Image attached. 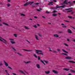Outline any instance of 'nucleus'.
Masks as SVG:
<instances>
[{
	"label": "nucleus",
	"mask_w": 75,
	"mask_h": 75,
	"mask_svg": "<svg viewBox=\"0 0 75 75\" xmlns=\"http://www.w3.org/2000/svg\"><path fill=\"white\" fill-rule=\"evenodd\" d=\"M35 51L36 53L38 54H41V55H44V54H43L41 52H42V51L41 50H35Z\"/></svg>",
	"instance_id": "f257e3e1"
},
{
	"label": "nucleus",
	"mask_w": 75,
	"mask_h": 75,
	"mask_svg": "<svg viewBox=\"0 0 75 75\" xmlns=\"http://www.w3.org/2000/svg\"><path fill=\"white\" fill-rule=\"evenodd\" d=\"M0 41H2V42H3L4 43V44H6L7 42V40H6L3 38L1 37H0Z\"/></svg>",
	"instance_id": "f03ea898"
},
{
	"label": "nucleus",
	"mask_w": 75,
	"mask_h": 75,
	"mask_svg": "<svg viewBox=\"0 0 75 75\" xmlns=\"http://www.w3.org/2000/svg\"><path fill=\"white\" fill-rule=\"evenodd\" d=\"M65 7V5H64L62 6H58V5L56 6V8H64Z\"/></svg>",
	"instance_id": "7ed1b4c3"
},
{
	"label": "nucleus",
	"mask_w": 75,
	"mask_h": 75,
	"mask_svg": "<svg viewBox=\"0 0 75 75\" xmlns=\"http://www.w3.org/2000/svg\"><path fill=\"white\" fill-rule=\"evenodd\" d=\"M9 40H10L11 41V42L12 44H15V42L13 41H14V40L12 39H9Z\"/></svg>",
	"instance_id": "20e7f679"
},
{
	"label": "nucleus",
	"mask_w": 75,
	"mask_h": 75,
	"mask_svg": "<svg viewBox=\"0 0 75 75\" xmlns=\"http://www.w3.org/2000/svg\"><path fill=\"white\" fill-rule=\"evenodd\" d=\"M22 50H23V51H27V52H31L33 51V50H27L25 49H22Z\"/></svg>",
	"instance_id": "39448f33"
},
{
	"label": "nucleus",
	"mask_w": 75,
	"mask_h": 75,
	"mask_svg": "<svg viewBox=\"0 0 75 75\" xmlns=\"http://www.w3.org/2000/svg\"><path fill=\"white\" fill-rule=\"evenodd\" d=\"M65 59H72V57H65Z\"/></svg>",
	"instance_id": "423d86ee"
},
{
	"label": "nucleus",
	"mask_w": 75,
	"mask_h": 75,
	"mask_svg": "<svg viewBox=\"0 0 75 75\" xmlns=\"http://www.w3.org/2000/svg\"><path fill=\"white\" fill-rule=\"evenodd\" d=\"M67 32L69 34H72V31H71L70 29H68L67 30Z\"/></svg>",
	"instance_id": "0eeeda50"
},
{
	"label": "nucleus",
	"mask_w": 75,
	"mask_h": 75,
	"mask_svg": "<svg viewBox=\"0 0 75 75\" xmlns=\"http://www.w3.org/2000/svg\"><path fill=\"white\" fill-rule=\"evenodd\" d=\"M52 71L53 72H54V73L55 74H57L58 73V72L56 70H53Z\"/></svg>",
	"instance_id": "6e6552de"
},
{
	"label": "nucleus",
	"mask_w": 75,
	"mask_h": 75,
	"mask_svg": "<svg viewBox=\"0 0 75 75\" xmlns=\"http://www.w3.org/2000/svg\"><path fill=\"white\" fill-rule=\"evenodd\" d=\"M4 62L5 66H6V67H8V63H6V62L5 61H4Z\"/></svg>",
	"instance_id": "1a4fd4ad"
},
{
	"label": "nucleus",
	"mask_w": 75,
	"mask_h": 75,
	"mask_svg": "<svg viewBox=\"0 0 75 75\" xmlns=\"http://www.w3.org/2000/svg\"><path fill=\"white\" fill-rule=\"evenodd\" d=\"M69 62L70 63H73L74 64H75V62L72 60H69Z\"/></svg>",
	"instance_id": "9d476101"
},
{
	"label": "nucleus",
	"mask_w": 75,
	"mask_h": 75,
	"mask_svg": "<svg viewBox=\"0 0 75 75\" xmlns=\"http://www.w3.org/2000/svg\"><path fill=\"white\" fill-rule=\"evenodd\" d=\"M45 73L46 74H49L50 73V71H45Z\"/></svg>",
	"instance_id": "9b49d317"
},
{
	"label": "nucleus",
	"mask_w": 75,
	"mask_h": 75,
	"mask_svg": "<svg viewBox=\"0 0 75 75\" xmlns=\"http://www.w3.org/2000/svg\"><path fill=\"white\" fill-rule=\"evenodd\" d=\"M19 72H21V73H22V74H24V75H25V73H24V72H23V71H21V70H19Z\"/></svg>",
	"instance_id": "f8f14e48"
},
{
	"label": "nucleus",
	"mask_w": 75,
	"mask_h": 75,
	"mask_svg": "<svg viewBox=\"0 0 75 75\" xmlns=\"http://www.w3.org/2000/svg\"><path fill=\"white\" fill-rule=\"evenodd\" d=\"M62 50L63 51V52H66V53H67V54H68V52H67L65 50V49H62Z\"/></svg>",
	"instance_id": "ddd939ff"
},
{
	"label": "nucleus",
	"mask_w": 75,
	"mask_h": 75,
	"mask_svg": "<svg viewBox=\"0 0 75 75\" xmlns=\"http://www.w3.org/2000/svg\"><path fill=\"white\" fill-rule=\"evenodd\" d=\"M54 36L55 37L58 38L59 37V36L57 34L54 35Z\"/></svg>",
	"instance_id": "4468645a"
},
{
	"label": "nucleus",
	"mask_w": 75,
	"mask_h": 75,
	"mask_svg": "<svg viewBox=\"0 0 75 75\" xmlns=\"http://www.w3.org/2000/svg\"><path fill=\"white\" fill-rule=\"evenodd\" d=\"M52 16H53V17H56L57 16V14L56 13H53L52 14Z\"/></svg>",
	"instance_id": "2eb2a0df"
},
{
	"label": "nucleus",
	"mask_w": 75,
	"mask_h": 75,
	"mask_svg": "<svg viewBox=\"0 0 75 75\" xmlns=\"http://www.w3.org/2000/svg\"><path fill=\"white\" fill-rule=\"evenodd\" d=\"M70 72H72V73H75V71L72 70V69H70Z\"/></svg>",
	"instance_id": "dca6fc26"
},
{
	"label": "nucleus",
	"mask_w": 75,
	"mask_h": 75,
	"mask_svg": "<svg viewBox=\"0 0 75 75\" xmlns=\"http://www.w3.org/2000/svg\"><path fill=\"white\" fill-rule=\"evenodd\" d=\"M24 28H25V29H26V30H30V28H28L26 26H25Z\"/></svg>",
	"instance_id": "f3484780"
},
{
	"label": "nucleus",
	"mask_w": 75,
	"mask_h": 75,
	"mask_svg": "<svg viewBox=\"0 0 75 75\" xmlns=\"http://www.w3.org/2000/svg\"><path fill=\"white\" fill-rule=\"evenodd\" d=\"M34 3V2L32 1V2H30L28 3L29 4H30V5H31L32 4H33Z\"/></svg>",
	"instance_id": "a211bd4d"
},
{
	"label": "nucleus",
	"mask_w": 75,
	"mask_h": 75,
	"mask_svg": "<svg viewBox=\"0 0 75 75\" xmlns=\"http://www.w3.org/2000/svg\"><path fill=\"white\" fill-rule=\"evenodd\" d=\"M63 69L65 71H68L69 70V69L68 68H64Z\"/></svg>",
	"instance_id": "6ab92c4d"
},
{
	"label": "nucleus",
	"mask_w": 75,
	"mask_h": 75,
	"mask_svg": "<svg viewBox=\"0 0 75 75\" xmlns=\"http://www.w3.org/2000/svg\"><path fill=\"white\" fill-rule=\"evenodd\" d=\"M70 4V6H72V5L73 4V3H71L70 2H68V4Z\"/></svg>",
	"instance_id": "aec40b11"
},
{
	"label": "nucleus",
	"mask_w": 75,
	"mask_h": 75,
	"mask_svg": "<svg viewBox=\"0 0 75 75\" xmlns=\"http://www.w3.org/2000/svg\"><path fill=\"white\" fill-rule=\"evenodd\" d=\"M63 3L64 4H68V3H67V0H65L64 1Z\"/></svg>",
	"instance_id": "412c9836"
},
{
	"label": "nucleus",
	"mask_w": 75,
	"mask_h": 75,
	"mask_svg": "<svg viewBox=\"0 0 75 75\" xmlns=\"http://www.w3.org/2000/svg\"><path fill=\"white\" fill-rule=\"evenodd\" d=\"M36 67H37L39 69V68H40V65L38 64H37L36 65Z\"/></svg>",
	"instance_id": "4be33fe9"
},
{
	"label": "nucleus",
	"mask_w": 75,
	"mask_h": 75,
	"mask_svg": "<svg viewBox=\"0 0 75 75\" xmlns=\"http://www.w3.org/2000/svg\"><path fill=\"white\" fill-rule=\"evenodd\" d=\"M24 62L25 63V64H28V63H30L31 62L28 61L27 62Z\"/></svg>",
	"instance_id": "5701e85b"
},
{
	"label": "nucleus",
	"mask_w": 75,
	"mask_h": 75,
	"mask_svg": "<svg viewBox=\"0 0 75 75\" xmlns=\"http://www.w3.org/2000/svg\"><path fill=\"white\" fill-rule=\"evenodd\" d=\"M29 4L28 3H26L24 4V6H28V5Z\"/></svg>",
	"instance_id": "b1692460"
},
{
	"label": "nucleus",
	"mask_w": 75,
	"mask_h": 75,
	"mask_svg": "<svg viewBox=\"0 0 75 75\" xmlns=\"http://www.w3.org/2000/svg\"><path fill=\"white\" fill-rule=\"evenodd\" d=\"M35 37L36 39L37 40H38V36L37 35H35Z\"/></svg>",
	"instance_id": "393cba45"
},
{
	"label": "nucleus",
	"mask_w": 75,
	"mask_h": 75,
	"mask_svg": "<svg viewBox=\"0 0 75 75\" xmlns=\"http://www.w3.org/2000/svg\"><path fill=\"white\" fill-rule=\"evenodd\" d=\"M62 55H66V56H68V54L66 53H62Z\"/></svg>",
	"instance_id": "a878e982"
},
{
	"label": "nucleus",
	"mask_w": 75,
	"mask_h": 75,
	"mask_svg": "<svg viewBox=\"0 0 75 75\" xmlns=\"http://www.w3.org/2000/svg\"><path fill=\"white\" fill-rule=\"evenodd\" d=\"M21 16H23L24 17L25 16V14L23 13H21Z\"/></svg>",
	"instance_id": "bb28decb"
},
{
	"label": "nucleus",
	"mask_w": 75,
	"mask_h": 75,
	"mask_svg": "<svg viewBox=\"0 0 75 75\" xmlns=\"http://www.w3.org/2000/svg\"><path fill=\"white\" fill-rule=\"evenodd\" d=\"M13 35L15 37H17V34H13Z\"/></svg>",
	"instance_id": "cd10ccee"
},
{
	"label": "nucleus",
	"mask_w": 75,
	"mask_h": 75,
	"mask_svg": "<svg viewBox=\"0 0 75 75\" xmlns=\"http://www.w3.org/2000/svg\"><path fill=\"white\" fill-rule=\"evenodd\" d=\"M52 51H53L54 53H57V51H55V50H53Z\"/></svg>",
	"instance_id": "c85d7f7f"
},
{
	"label": "nucleus",
	"mask_w": 75,
	"mask_h": 75,
	"mask_svg": "<svg viewBox=\"0 0 75 75\" xmlns=\"http://www.w3.org/2000/svg\"><path fill=\"white\" fill-rule=\"evenodd\" d=\"M41 62L42 63H43V64H44V65H45V63H44V62L42 60H40Z\"/></svg>",
	"instance_id": "c756f323"
},
{
	"label": "nucleus",
	"mask_w": 75,
	"mask_h": 75,
	"mask_svg": "<svg viewBox=\"0 0 75 75\" xmlns=\"http://www.w3.org/2000/svg\"><path fill=\"white\" fill-rule=\"evenodd\" d=\"M44 62H45V63H46V64H48L49 63L48 61L44 60Z\"/></svg>",
	"instance_id": "7c9ffc66"
},
{
	"label": "nucleus",
	"mask_w": 75,
	"mask_h": 75,
	"mask_svg": "<svg viewBox=\"0 0 75 75\" xmlns=\"http://www.w3.org/2000/svg\"><path fill=\"white\" fill-rule=\"evenodd\" d=\"M12 48L13 50H14V51H16V49H15V48L14 47L12 46Z\"/></svg>",
	"instance_id": "2f4dec72"
},
{
	"label": "nucleus",
	"mask_w": 75,
	"mask_h": 75,
	"mask_svg": "<svg viewBox=\"0 0 75 75\" xmlns=\"http://www.w3.org/2000/svg\"><path fill=\"white\" fill-rule=\"evenodd\" d=\"M33 55L36 58H37V55L35 54H33Z\"/></svg>",
	"instance_id": "473e14b6"
},
{
	"label": "nucleus",
	"mask_w": 75,
	"mask_h": 75,
	"mask_svg": "<svg viewBox=\"0 0 75 75\" xmlns=\"http://www.w3.org/2000/svg\"><path fill=\"white\" fill-rule=\"evenodd\" d=\"M52 3H53V2H50V3L48 4V5H50L51 4H52Z\"/></svg>",
	"instance_id": "72a5a7b5"
},
{
	"label": "nucleus",
	"mask_w": 75,
	"mask_h": 75,
	"mask_svg": "<svg viewBox=\"0 0 75 75\" xmlns=\"http://www.w3.org/2000/svg\"><path fill=\"white\" fill-rule=\"evenodd\" d=\"M41 10H42V9H41V8H40V9H37V11H40Z\"/></svg>",
	"instance_id": "f704fd0d"
},
{
	"label": "nucleus",
	"mask_w": 75,
	"mask_h": 75,
	"mask_svg": "<svg viewBox=\"0 0 75 75\" xmlns=\"http://www.w3.org/2000/svg\"><path fill=\"white\" fill-rule=\"evenodd\" d=\"M18 54V55H20V56H23V55L19 53L18 52L17 53Z\"/></svg>",
	"instance_id": "c9c22d12"
},
{
	"label": "nucleus",
	"mask_w": 75,
	"mask_h": 75,
	"mask_svg": "<svg viewBox=\"0 0 75 75\" xmlns=\"http://www.w3.org/2000/svg\"><path fill=\"white\" fill-rule=\"evenodd\" d=\"M3 24H4V25H8V24L5 23H3Z\"/></svg>",
	"instance_id": "e433bc0d"
},
{
	"label": "nucleus",
	"mask_w": 75,
	"mask_h": 75,
	"mask_svg": "<svg viewBox=\"0 0 75 75\" xmlns=\"http://www.w3.org/2000/svg\"><path fill=\"white\" fill-rule=\"evenodd\" d=\"M64 45H65L66 46V47H68V45L67 44H66L65 43H64Z\"/></svg>",
	"instance_id": "4c0bfd02"
},
{
	"label": "nucleus",
	"mask_w": 75,
	"mask_h": 75,
	"mask_svg": "<svg viewBox=\"0 0 75 75\" xmlns=\"http://www.w3.org/2000/svg\"><path fill=\"white\" fill-rule=\"evenodd\" d=\"M57 11L54 10L53 12V13H57Z\"/></svg>",
	"instance_id": "58836bf2"
},
{
	"label": "nucleus",
	"mask_w": 75,
	"mask_h": 75,
	"mask_svg": "<svg viewBox=\"0 0 75 75\" xmlns=\"http://www.w3.org/2000/svg\"><path fill=\"white\" fill-rule=\"evenodd\" d=\"M33 26L34 27V28H37V26L35 25H33Z\"/></svg>",
	"instance_id": "ea45409f"
},
{
	"label": "nucleus",
	"mask_w": 75,
	"mask_h": 75,
	"mask_svg": "<svg viewBox=\"0 0 75 75\" xmlns=\"http://www.w3.org/2000/svg\"><path fill=\"white\" fill-rule=\"evenodd\" d=\"M8 68H9V69H11V70H13V69H12V68H11V67H10V66H8Z\"/></svg>",
	"instance_id": "a19ab883"
},
{
	"label": "nucleus",
	"mask_w": 75,
	"mask_h": 75,
	"mask_svg": "<svg viewBox=\"0 0 75 75\" xmlns=\"http://www.w3.org/2000/svg\"><path fill=\"white\" fill-rule=\"evenodd\" d=\"M54 8H56L54 7H51L50 8V10H53Z\"/></svg>",
	"instance_id": "79ce46f5"
},
{
	"label": "nucleus",
	"mask_w": 75,
	"mask_h": 75,
	"mask_svg": "<svg viewBox=\"0 0 75 75\" xmlns=\"http://www.w3.org/2000/svg\"><path fill=\"white\" fill-rule=\"evenodd\" d=\"M38 60H40L41 59L40 58V57L39 56H38Z\"/></svg>",
	"instance_id": "37998d69"
},
{
	"label": "nucleus",
	"mask_w": 75,
	"mask_h": 75,
	"mask_svg": "<svg viewBox=\"0 0 75 75\" xmlns=\"http://www.w3.org/2000/svg\"><path fill=\"white\" fill-rule=\"evenodd\" d=\"M68 17H69V18H72V16H68Z\"/></svg>",
	"instance_id": "c03bdc74"
},
{
	"label": "nucleus",
	"mask_w": 75,
	"mask_h": 75,
	"mask_svg": "<svg viewBox=\"0 0 75 75\" xmlns=\"http://www.w3.org/2000/svg\"><path fill=\"white\" fill-rule=\"evenodd\" d=\"M35 4H33L32 5V7H35Z\"/></svg>",
	"instance_id": "a18cd8bd"
},
{
	"label": "nucleus",
	"mask_w": 75,
	"mask_h": 75,
	"mask_svg": "<svg viewBox=\"0 0 75 75\" xmlns=\"http://www.w3.org/2000/svg\"><path fill=\"white\" fill-rule=\"evenodd\" d=\"M38 4H39V3H38V2H37L36 3H35V5H38Z\"/></svg>",
	"instance_id": "49530a36"
},
{
	"label": "nucleus",
	"mask_w": 75,
	"mask_h": 75,
	"mask_svg": "<svg viewBox=\"0 0 75 75\" xmlns=\"http://www.w3.org/2000/svg\"><path fill=\"white\" fill-rule=\"evenodd\" d=\"M63 28H65L66 27H67V26H63Z\"/></svg>",
	"instance_id": "de8ad7c7"
},
{
	"label": "nucleus",
	"mask_w": 75,
	"mask_h": 75,
	"mask_svg": "<svg viewBox=\"0 0 75 75\" xmlns=\"http://www.w3.org/2000/svg\"><path fill=\"white\" fill-rule=\"evenodd\" d=\"M72 10H69V11H67V12H72Z\"/></svg>",
	"instance_id": "09e8293b"
},
{
	"label": "nucleus",
	"mask_w": 75,
	"mask_h": 75,
	"mask_svg": "<svg viewBox=\"0 0 75 75\" xmlns=\"http://www.w3.org/2000/svg\"><path fill=\"white\" fill-rule=\"evenodd\" d=\"M7 6H8V7H9V6H10V4H7Z\"/></svg>",
	"instance_id": "8fccbe9b"
},
{
	"label": "nucleus",
	"mask_w": 75,
	"mask_h": 75,
	"mask_svg": "<svg viewBox=\"0 0 75 75\" xmlns=\"http://www.w3.org/2000/svg\"><path fill=\"white\" fill-rule=\"evenodd\" d=\"M57 51H61V50L59 49H57Z\"/></svg>",
	"instance_id": "3c124183"
},
{
	"label": "nucleus",
	"mask_w": 75,
	"mask_h": 75,
	"mask_svg": "<svg viewBox=\"0 0 75 75\" xmlns=\"http://www.w3.org/2000/svg\"><path fill=\"white\" fill-rule=\"evenodd\" d=\"M64 21H65V22H67V23H68V22H69V21L67 20H64Z\"/></svg>",
	"instance_id": "603ef678"
},
{
	"label": "nucleus",
	"mask_w": 75,
	"mask_h": 75,
	"mask_svg": "<svg viewBox=\"0 0 75 75\" xmlns=\"http://www.w3.org/2000/svg\"><path fill=\"white\" fill-rule=\"evenodd\" d=\"M46 13H47V14H48V13H50V12H48V11H46Z\"/></svg>",
	"instance_id": "864d4df0"
},
{
	"label": "nucleus",
	"mask_w": 75,
	"mask_h": 75,
	"mask_svg": "<svg viewBox=\"0 0 75 75\" xmlns=\"http://www.w3.org/2000/svg\"><path fill=\"white\" fill-rule=\"evenodd\" d=\"M34 18H37L38 17L36 16H35Z\"/></svg>",
	"instance_id": "5fc2aeb1"
},
{
	"label": "nucleus",
	"mask_w": 75,
	"mask_h": 75,
	"mask_svg": "<svg viewBox=\"0 0 75 75\" xmlns=\"http://www.w3.org/2000/svg\"><path fill=\"white\" fill-rule=\"evenodd\" d=\"M62 11H63V12H65V10L63 9L62 10Z\"/></svg>",
	"instance_id": "6e6d98bb"
},
{
	"label": "nucleus",
	"mask_w": 75,
	"mask_h": 75,
	"mask_svg": "<svg viewBox=\"0 0 75 75\" xmlns=\"http://www.w3.org/2000/svg\"><path fill=\"white\" fill-rule=\"evenodd\" d=\"M24 71H25V73H26V74H28V72H27L26 71H25L24 70Z\"/></svg>",
	"instance_id": "4d7b16f0"
},
{
	"label": "nucleus",
	"mask_w": 75,
	"mask_h": 75,
	"mask_svg": "<svg viewBox=\"0 0 75 75\" xmlns=\"http://www.w3.org/2000/svg\"><path fill=\"white\" fill-rule=\"evenodd\" d=\"M58 33H63V32H60V31H59Z\"/></svg>",
	"instance_id": "13d9d810"
},
{
	"label": "nucleus",
	"mask_w": 75,
	"mask_h": 75,
	"mask_svg": "<svg viewBox=\"0 0 75 75\" xmlns=\"http://www.w3.org/2000/svg\"><path fill=\"white\" fill-rule=\"evenodd\" d=\"M1 65H3V64L2 63H0V66H1Z\"/></svg>",
	"instance_id": "bf43d9fd"
},
{
	"label": "nucleus",
	"mask_w": 75,
	"mask_h": 75,
	"mask_svg": "<svg viewBox=\"0 0 75 75\" xmlns=\"http://www.w3.org/2000/svg\"><path fill=\"white\" fill-rule=\"evenodd\" d=\"M42 17L43 18H45V17L44 16H42Z\"/></svg>",
	"instance_id": "052dcab7"
},
{
	"label": "nucleus",
	"mask_w": 75,
	"mask_h": 75,
	"mask_svg": "<svg viewBox=\"0 0 75 75\" xmlns=\"http://www.w3.org/2000/svg\"><path fill=\"white\" fill-rule=\"evenodd\" d=\"M38 35L40 37H41V35L40 34V33L38 34Z\"/></svg>",
	"instance_id": "680f3d73"
},
{
	"label": "nucleus",
	"mask_w": 75,
	"mask_h": 75,
	"mask_svg": "<svg viewBox=\"0 0 75 75\" xmlns=\"http://www.w3.org/2000/svg\"><path fill=\"white\" fill-rule=\"evenodd\" d=\"M29 20H31V21H33V19H32L31 18L29 19Z\"/></svg>",
	"instance_id": "e2e57ef3"
},
{
	"label": "nucleus",
	"mask_w": 75,
	"mask_h": 75,
	"mask_svg": "<svg viewBox=\"0 0 75 75\" xmlns=\"http://www.w3.org/2000/svg\"><path fill=\"white\" fill-rule=\"evenodd\" d=\"M54 2H57V0H53Z\"/></svg>",
	"instance_id": "0e129e2a"
},
{
	"label": "nucleus",
	"mask_w": 75,
	"mask_h": 75,
	"mask_svg": "<svg viewBox=\"0 0 75 75\" xmlns=\"http://www.w3.org/2000/svg\"><path fill=\"white\" fill-rule=\"evenodd\" d=\"M71 9H72V8H69V10H71Z\"/></svg>",
	"instance_id": "69168bd1"
},
{
	"label": "nucleus",
	"mask_w": 75,
	"mask_h": 75,
	"mask_svg": "<svg viewBox=\"0 0 75 75\" xmlns=\"http://www.w3.org/2000/svg\"><path fill=\"white\" fill-rule=\"evenodd\" d=\"M27 42H28L30 44V42L29 41H28V40H27Z\"/></svg>",
	"instance_id": "338daca9"
},
{
	"label": "nucleus",
	"mask_w": 75,
	"mask_h": 75,
	"mask_svg": "<svg viewBox=\"0 0 75 75\" xmlns=\"http://www.w3.org/2000/svg\"><path fill=\"white\" fill-rule=\"evenodd\" d=\"M68 75H72V74H71L70 73H69V74Z\"/></svg>",
	"instance_id": "774afa93"
}]
</instances>
